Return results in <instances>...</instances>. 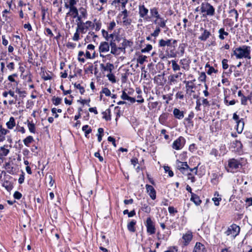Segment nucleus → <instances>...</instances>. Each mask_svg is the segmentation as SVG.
Returning a JSON list of instances; mask_svg holds the SVG:
<instances>
[{"instance_id":"f257e3e1","label":"nucleus","mask_w":252,"mask_h":252,"mask_svg":"<svg viewBox=\"0 0 252 252\" xmlns=\"http://www.w3.org/2000/svg\"><path fill=\"white\" fill-rule=\"evenodd\" d=\"M177 40L174 39L164 40L161 39L159 40V47L164 48L166 46L165 52L169 58H176L177 57L176 52Z\"/></svg>"},{"instance_id":"f03ea898","label":"nucleus","mask_w":252,"mask_h":252,"mask_svg":"<svg viewBox=\"0 0 252 252\" xmlns=\"http://www.w3.org/2000/svg\"><path fill=\"white\" fill-rule=\"evenodd\" d=\"M251 47L247 45H242L233 50V55L237 59L246 58L251 59Z\"/></svg>"},{"instance_id":"7ed1b4c3","label":"nucleus","mask_w":252,"mask_h":252,"mask_svg":"<svg viewBox=\"0 0 252 252\" xmlns=\"http://www.w3.org/2000/svg\"><path fill=\"white\" fill-rule=\"evenodd\" d=\"M200 10L201 12L203 14L204 16L211 17L213 16L215 14V9L214 6L206 1V0L201 2Z\"/></svg>"},{"instance_id":"20e7f679","label":"nucleus","mask_w":252,"mask_h":252,"mask_svg":"<svg viewBox=\"0 0 252 252\" xmlns=\"http://www.w3.org/2000/svg\"><path fill=\"white\" fill-rule=\"evenodd\" d=\"M242 165L240 160L235 158H231L228 160V165L226 167L227 171L231 173H235L238 169L241 168Z\"/></svg>"},{"instance_id":"39448f33","label":"nucleus","mask_w":252,"mask_h":252,"mask_svg":"<svg viewBox=\"0 0 252 252\" xmlns=\"http://www.w3.org/2000/svg\"><path fill=\"white\" fill-rule=\"evenodd\" d=\"M240 231V227L233 223L228 227L227 230L225 232V234L227 236L231 235L232 237L235 238L239 234Z\"/></svg>"},{"instance_id":"423d86ee","label":"nucleus","mask_w":252,"mask_h":252,"mask_svg":"<svg viewBox=\"0 0 252 252\" xmlns=\"http://www.w3.org/2000/svg\"><path fill=\"white\" fill-rule=\"evenodd\" d=\"M145 225L147 228V232L150 235L154 234L156 233V227L154 222L150 217L147 219Z\"/></svg>"},{"instance_id":"0eeeda50","label":"nucleus","mask_w":252,"mask_h":252,"mask_svg":"<svg viewBox=\"0 0 252 252\" xmlns=\"http://www.w3.org/2000/svg\"><path fill=\"white\" fill-rule=\"evenodd\" d=\"M183 83L185 85L186 95L190 96L192 93H195L194 89L196 88L195 85L192 84V82H187V80H184Z\"/></svg>"},{"instance_id":"6e6552de","label":"nucleus","mask_w":252,"mask_h":252,"mask_svg":"<svg viewBox=\"0 0 252 252\" xmlns=\"http://www.w3.org/2000/svg\"><path fill=\"white\" fill-rule=\"evenodd\" d=\"M193 239L192 232L190 230L188 231L183 235L182 237V244L184 246H188Z\"/></svg>"},{"instance_id":"1a4fd4ad","label":"nucleus","mask_w":252,"mask_h":252,"mask_svg":"<svg viewBox=\"0 0 252 252\" xmlns=\"http://www.w3.org/2000/svg\"><path fill=\"white\" fill-rule=\"evenodd\" d=\"M185 143V139L182 136H180L173 142L172 144V148L173 149L177 150H180L184 147Z\"/></svg>"},{"instance_id":"9d476101","label":"nucleus","mask_w":252,"mask_h":252,"mask_svg":"<svg viewBox=\"0 0 252 252\" xmlns=\"http://www.w3.org/2000/svg\"><path fill=\"white\" fill-rule=\"evenodd\" d=\"M139 14L141 18H143L146 20H148L150 17H148V13L149 10L145 7L144 4L139 5Z\"/></svg>"},{"instance_id":"9b49d317","label":"nucleus","mask_w":252,"mask_h":252,"mask_svg":"<svg viewBox=\"0 0 252 252\" xmlns=\"http://www.w3.org/2000/svg\"><path fill=\"white\" fill-rule=\"evenodd\" d=\"M231 145L236 152L240 153L242 151L243 145L241 141L235 140L231 143Z\"/></svg>"},{"instance_id":"f8f14e48","label":"nucleus","mask_w":252,"mask_h":252,"mask_svg":"<svg viewBox=\"0 0 252 252\" xmlns=\"http://www.w3.org/2000/svg\"><path fill=\"white\" fill-rule=\"evenodd\" d=\"M98 49L100 53H104L108 52L110 49L109 42L106 41L101 42L100 43Z\"/></svg>"},{"instance_id":"ddd939ff","label":"nucleus","mask_w":252,"mask_h":252,"mask_svg":"<svg viewBox=\"0 0 252 252\" xmlns=\"http://www.w3.org/2000/svg\"><path fill=\"white\" fill-rule=\"evenodd\" d=\"M146 189L147 193L153 200H155L156 198V191L154 187L150 185H146Z\"/></svg>"},{"instance_id":"4468645a","label":"nucleus","mask_w":252,"mask_h":252,"mask_svg":"<svg viewBox=\"0 0 252 252\" xmlns=\"http://www.w3.org/2000/svg\"><path fill=\"white\" fill-rule=\"evenodd\" d=\"M192 252H207V249L203 244L196 242Z\"/></svg>"},{"instance_id":"2eb2a0df","label":"nucleus","mask_w":252,"mask_h":252,"mask_svg":"<svg viewBox=\"0 0 252 252\" xmlns=\"http://www.w3.org/2000/svg\"><path fill=\"white\" fill-rule=\"evenodd\" d=\"M200 30L202 31L203 32L201 33V35L198 37V39L201 41H205L210 37L211 33L207 30L204 29L202 28H201Z\"/></svg>"},{"instance_id":"dca6fc26","label":"nucleus","mask_w":252,"mask_h":252,"mask_svg":"<svg viewBox=\"0 0 252 252\" xmlns=\"http://www.w3.org/2000/svg\"><path fill=\"white\" fill-rule=\"evenodd\" d=\"M100 68L103 71H107L111 73L113 69L114 68L113 64L107 63L105 65L103 63L100 64Z\"/></svg>"},{"instance_id":"f3484780","label":"nucleus","mask_w":252,"mask_h":252,"mask_svg":"<svg viewBox=\"0 0 252 252\" xmlns=\"http://www.w3.org/2000/svg\"><path fill=\"white\" fill-rule=\"evenodd\" d=\"M178 75L171 74L168 77V84L169 85L172 86L177 84L178 82Z\"/></svg>"},{"instance_id":"a211bd4d","label":"nucleus","mask_w":252,"mask_h":252,"mask_svg":"<svg viewBox=\"0 0 252 252\" xmlns=\"http://www.w3.org/2000/svg\"><path fill=\"white\" fill-rule=\"evenodd\" d=\"M173 114L175 118L181 120L184 117V112L183 111H181L178 108H174L173 111Z\"/></svg>"},{"instance_id":"6ab92c4d","label":"nucleus","mask_w":252,"mask_h":252,"mask_svg":"<svg viewBox=\"0 0 252 252\" xmlns=\"http://www.w3.org/2000/svg\"><path fill=\"white\" fill-rule=\"evenodd\" d=\"M78 15H79V10L75 6L70 7L68 12L66 13V16H71L73 18H75Z\"/></svg>"},{"instance_id":"aec40b11","label":"nucleus","mask_w":252,"mask_h":252,"mask_svg":"<svg viewBox=\"0 0 252 252\" xmlns=\"http://www.w3.org/2000/svg\"><path fill=\"white\" fill-rule=\"evenodd\" d=\"M190 200L197 206L199 205L202 202L199 197L193 192H191Z\"/></svg>"},{"instance_id":"412c9836","label":"nucleus","mask_w":252,"mask_h":252,"mask_svg":"<svg viewBox=\"0 0 252 252\" xmlns=\"http://www.w3.org/2000/svg\"><path fill=\"white\" fill-rule=\"evenodd\" d=\"M186 46V45L185 43H181L179 45L178 50H176L177 57H182L184 55Z\"/></svg>"},{"instance_id":"4be33fe9","label":"nucleus","mask_w":252,"mask_h":252,"mask_svg":"<svg viewBox=\"0 0 252 252\" xmlns=\"http://www.w3.org/2000/svg\"><path fill=\"white\" fill-rule=\"evenodd\" d=\"M136 223V221L134 220H131L127 225L128 230L130 232H135L136 229L135 225Z\"/></svg>"},{"instance_id":"5701e85b","label":"nucleus","mask_w":252,"mask_h":252,"mask_svg":"<svg viewBox=\"0 0 252 252\" xmlns=\"http://www.w3.org/2000/svg\"><path fill=\"white\" fill-rule=\"evenodd\" d=\"M237 123L236 130L239 133H241L244 126V121L243 119H240Z\"/></svg>"},{"instance_id":"b1692460","label":"nucleus","mask_w":252,"mask_h":252,"mask_svg":"<svg viewBox=\"0 0 252 252\" xmlns=\"http://www.w3.org/2000/svg\"><path fill=\"white\" fill-rule=\"evenodd\" d=\"M219 34V37L220 40H224L225 37L227 36L229 34L228 32L225 31L224 28H220L218 31Z\"/></svg>"},{"instance_id":"393cba45","label":"nucleus","mask_w":252,"mask_h":252,"mask_svg":"<svg viewBox=\"0 0 252 252\" xmlns=\"http://www.w3.org/2000/svg\"><path fill=\"white\" fill-rule=\"evenodd\" d=\"M177 168L183 174L187 175V176L191 175V173L189 172H186V170H182L181 168L183 167L182 162L178 159L176 160Z\"/></svg>"},{"instance_id":"a878e982","label":"nucleus","mask_w":252,"mask_h":252,"mask_svg":"<svg viewBox=\"0 0 252 252\" xmlns=\"http://www.w3.org/2000/svg\"><path fill=\"white\" fill-rule=\"evenodd\" d=\"M2 186L8 191H11L13 188L12 184L10 182L7 181V180H5L3 182Z\"/></svg>"},{"instance_id":"bb28decb","label":"nucleus","mask_w":252,"mask_h":252,"mask_svg":"<svg viewBox=\"0 0 252 252\" xmlns=\"http://www.w3.org/2000/svg\"><path fill=\"white\" fill-rule=\"evenodd\" d=\"M5 145L0 147V159H1L3 157L6 156L9 153L8 149L5 148Z\"/></svg>"},{"instance_id":"cd10ccee","label":"nucleus","mask_w":252,"mask_h":252,"mask_svg":"<svg viewBox=\"0 0 252 252\" xmlns=\"http://www.w3.org/2000/svg\"><path fill=\"white\" fill-rule=\"evenodd\" d=\"M6 125L8 129H12L15 126V121L14 117H11Z\"/></svg>"},{"instance_id":"c85d7f7f","label":"nucleus","mask_w":252,"mask_h":252,"mask_svg":"<svg viewBox=\"0 0 252 252\" xmlns=\"http://www.w3.org/2000/svg\"><path fill=\"white\" fill-rule=\"evenodd\" d=\"M77 29L80 31V32L82 33H85L88 30V28L85 24L84 22L82 23L81 25H79L78 27H77Z\"/></svg>"},{"instance_id":"c756f323","label":"nucleus","mask_w":252,"mask_h":252,"mask_svg":"<svg viewBox=\"0 0 252 252\" xmlns=\"http://www.w3.org/2000/svg\"><path fill=\"white\" fill-rule=\"evenodd\" d=\"M79 11L80 14V15H79V16H81L83 19H86L87 18L88 13L86 8L81 7L79 8Z\"/></svg>"},{"instance_id":"7c9ffc66","label":"nucleus","mask_w":252,"mask_h":252,"mask_svg":"<svg viewBox=\"0 0 252 252\" xmlns=\"http://www.w3.org/2000/svg\"><path fill=\"white\" fill-rule=\"evenodd\" d=\"M150 13L152 17H155L157 19L160 18V15L158 14V9L156 7H154L150 9Z\"/></svg>"},{"instance_id":"2f4dec72","label":"nucleus","mask_w":252,"mask_h":252,"mask_svg":"<svg viewBox=\"0 0 252 252\" xmlns=\"http://www.w3.org/2000/svg\"><path fill=\"white\" fill-rule=\"evenodd\" d=\"M111 111L110 109H107L105 111L102 113L103 115V118L106 121H110L111 120L110 115Z\"/></svg>"},{"instance_id":"473e14b6","label":"nucleus","mask_w":252,"mask_h":252,"mask_svg":"<svg viewBox=\"0 0 252 252\" xmlns=\"http://www.w3.org/2000/svg\"><path fill=\"white\" fill-rule=\"evenodd\" d=\"M27 124L29 131L31 133H35V126L34 124L32 122H30L29 120L27 121Z\"/></svg>"},{"instance_id":"72a5a7b5","label":"nucleus","mask_w":252,"mask_h":252,"mask_svg":"<svg viewBox=\"0 0 252 252\" xmlns=\"http://www.w3.org/2000/svg\"><path fill=\"white\" fill-rule=\"evenodd\" d=\"M171 62L172 63V67L173 70L174 72H176V71H179L180 70V69H181L180 66L177 63L176 61L172 60L171 61Z\"/></svg>"},{"instance_id":"f704fd0d","label":"nucleus","mask_w":252,"mask_h":252,"mask_svg":"<svg viewBox=\"0 0 252 252\" xmlns=\"http://www.w3.org/2000/svg\"><path fill=\"white\" fill-rule=\"evenodd\" d=\"M109 241L106 239V236L104 235L101 236V241L99 245L103 246H106L108 245Z\"/></svg>"},{"instance_id":"c9c22d12","label":"nucleus","mask_w":252,"mask_h":252,"mask_svg":"<svg viewBox=\"0 0 252 252\" xmlns=\"http://www.w3.org/2000/svg\"><path fill=\"white\" fill-rule=\"evenodd\" d=\"M33 141V138L32 136H28L23 140L24 144L27 146H29V144Z\"/></svg>"},{"instance_id":"e433bc0d","label":"nucleus","mask_w":252,"mask_h":252,"mask_svg":"<svg viewBox=\"0 0 252 252\" xmlns=\"http://www.w3.org/2000/svg\"><path fill=\"white\" fill-rule=\"evenodd\" d=\"M9 132V130L4 128L0 131V142L3 141L5 139V135Z\"/></svg>"},{"instance_id":"4c0bfd02","label":"nucleus","mask_w":252,"mask_h":252,"mask_svg":"<svg viewBox=\"0 0 252 252\" xmlns=\"http://www.w3.org/2000/svg\"><path fill=\"white\" fill-rule=\"evenodd\" d=\"M228 13L230 14V17H233L234 16L236 21H237L239 14L237 11L235 9H230Z\"/></svg>"},{"instance_id":"58836bf2","label":"nucleus","mask_w":252,"mask_h":252,"mask_svg":"<svg viewBox=\"0 0 252 252\" xmlns=\"http://www.w3.org/2000/svg\"><path fill=\"white\" fill-rule=\"evenodd\" d=\"M82 130L85 132V135L86 137L89 134L92 132V129L88 125H85L82 127Z\"/></svg>"},{"instance_id":"ea45409f","label":"nucleus","mask_w":252,"mask_h":252,"mask_svg":"<svg viewBox=\"0 0 252 252\" xmlns=\"http://www.w3.org/2000/svg\"><path fill=\"white\" fill-rule=\"evenodd\" d=\"M220 175L217 173H214L212 174L211 182L213 184H217L218 183L219 178Z\"/></svg>"},{"instance_id":"a19ab883","label":"nucleus","mask_w":252,"mask_h":252,"mask_svg":"<svg viewBox=\"0 0 252 252\" xmlns=\"http://www.w3.org/2000/svg\"><path fill=\"white\" fill-rule=\"evenodd\" d=\"M74 86L75 88H76L77 89L79 90V92L81 94H83L85 93V89L83 87L81 86L80 84H77L76 83H75L74 84Z\"/></svg>"},{"instance_id":"79ce46f5","label":"nucleus","mask_w":252,"mask_h":252,"mask_svg":"<svg viewBox=\"0 0 252 252\" xmlns=\"http://www.w3.org/2000/svg\"><path fill=\"white\" fill-rule=\"evenodd\" d=\"M158 19L159 20V23H158V25L159 27H161L164 28L166 27V20H164L163 18L160 17Z\"/></svg>"},{"instance_id":"37998d69","label":"nucleus","mask_w":252,"mask_h":252,"mask_svg":"<svg viewBox=\"0 0 252 252\" xmlns=\"http://www.w3.org/2000/svg\"><path fill=\"white\" fill-rule=\"evenodd\" d=\"M62 100L61 98L58 97H55V96H54L52 99L53 104L56 106L59 105L61 103Z\"/></svg>"},{"instance_id":"c03bdc74","label":"nucleus","mask_w":252,"mask_h":252,"mask_svg":"<svg viewBox=\"0 0 252 252\" xmlns=\"http://www.w3.org/2000/svg\"><path fill=\"white\" fill-rule=\"evenodd\" d=\"M108 80L111 82L112 83H115L116 82V80L115 75L111 73H109L108 74L106 75Z\"/></svg>"},{"instance_id":"a18cd8bd","label":"nucleus","mask_w":252,"mask_h":252,"mask_svg":"<svg viewBox=\"0 0 252 252\" xmlns=\"http://www.w3.org/2000/svg\"><path fill=\"white\" fill-rule=\"evenodd\" d=\"M18 74L17 73H14L12 75H9L8 76V80L11 82L16 83V84H18V82L16 81L14 77H17Z\"/></svg>"},{"instance_id":"49530a36","label":"nucleus","mask_w":252,"mask_h":252,"mask_svg":"<svg viewBox=\"0 0 252 252\" xmlns=\"http://www.w3.org/2000/svg\"><path fill=\"white\" fill-rule=\"evenodd\" d=\"M167 117H168V114H167V113H163V114H161L159 118V122L163 124L167 120Z\"/></svg>"},{"instance_id":"de8ad7c7","label":"nucleus","mask_w":252,"mask_h":252,"mask_svg":"<svg viewBox=\"0 0 252 252\" xmlns=\"http://www.w3.org/2000/svg\"><path fill=\"white\" fill-rule=\"evenodd\" d=\"M194 116V113L192 111H191L189 113L188 117L185 118V120L187 121L189 124L191 123V120L193 118Z\"/></svg>"},{"instance_id":"09e8293b","label":"nucleus","mask_w":252,"mask_h":252,"mask_svg":"<svg viewBox=\"0 0 252 252\" xmlns=\"http://www.w3.org/2000/svg\"><path fill=\"white\" fill-rule=\"evenodd\" d=\"M175 97L177 99L183 100L184 98V94L182 91H178L175 94Z\"/></svg>"},{"instance_id":"8fccbe9b","label":"nucleus","mask_w":252,"mask_h":252,"mask_svg":"<svg viewBox=\"0 0 252 252\" xmlns=\"http://www.w3.org/2000/svg\"><path fill=\"white\" fill-rule=\"evenodd\" d=\"M164 169L165 170V172L168 173L169 177H173L174 175L173 172L170 170V167L168 166H164Z\"/></svg>"},{"instance_id":"3c124183","label":"nucleus","mask_w":252,"mask_h":252,"mask_svg":"<svg viewBox=\"0 0 252 252\" xmlns=\"http://www.w3.org/2000/svg\"><path fill=\"white\" fill-rule=\"evenodd\" d=\"M168 210L170 214L172 216H174L175 214L178 212L177 210L173 206H169Z\"/></svg>"},{"instance_id":"603ef678","label":"nucleus","mask_w":252,"mask_h":252,"mask_svg":"<svg viewBox=\"0 0 252 252\" xmlns=\"http://www.w3.org/2000/svg\"><path fill=\"white\" fill-rule=\"evenodd\" d=\"M146 56L141 55L137 59V62L140 64H142L146 61Z\"/></svg>"},{"instance_id":"864d4df0","label":"nucleus","mask_w":252,"mask_h":252,"mask_svg":"<svg viewBox=\"0 0 252 252\" xmlns=\"http://www.w3.org/2000/svg\"><path fill=\"white\" fill-rule=\"evenodd\" d=\"M222 67L224 70H226L228 68L229 65L228 64V60L227 59H224L222 60Z\"/></svg>"},{"instance_id":"5fc2aeb1","label":"nucleus","mask_w":252,"mask_h":252,"mask_svg":"<svg viewBox=\"0 0 252 252\" xmlns=\"http://www.w3.org/2000/svg\"><path fill=\"white\" fill-rule=\"evenodd\" d=\"M79 32H80V31L76 28V32L74 34V35L72 37V39L74 41H78L80 39L79 33Z\"/></svg>"},{"instance_id":"6e6d98bb","label":"nucleus","mask_w":252,"mask_h":252,"mask_svg":"<svg viewBox=\"0 0 252 252\" xmlns=\"http://www.w3.org/2000/svg\"><path fill=\"white\" fill-rule=\"evenodd\" d=\"M100 93L105 94L107 96H110L111 95V92L107 88H103Z\"/></svg>"},{"instance_id":"4d7b16f0","label":"nucleus","mask_w":252,"mask_h":252,"mask_svg":"<svg viewBox=\"0 0 252 252\" xmlns=\"http://www.w3.org/2000/svg\"><path fill=\"white\" fill-rule=\"evenodd\" d=\"M206 78V75L205 73L204 72H202L200 73V74L198 77V80H199V81H201L202 82H205Z\"/></svg>"},{"instance_id":"13d9d810","label":"nucleus","mask_w":252,"mask_h":252,"mask_svg":"<svg viewBox=\"0 0 252 252\" xmlns=\"http://www.w3.org/2000/svg\"><path fill=\"white\" fill-rule=\"evenodd\" d=\"M160 32V28L159 27H157L155 31L152 33H151V35L152 36L157 37L158 35Z\"/></svg>"},{"instance_id":"bf43d9fd","label":"nucleus","mask_w":252,"mask_h":252,"mask_svg":"<svg viewBox=\"0 0 252 252\" xmlns=\"http://www.w3.org/2000/svg\"><path fill=\"white\" fill-rule=\"evenodd\" d=\"M152 49V46L151 44H147L145 48L141 50L142 53L148 52Z\"/></svg>"},{"instance_id":"052dcab7","label":"nucleus","mask_w":252,"mask_h":252,"mask_svg":"<svg viewBox=\"0 0 252 252\" xmlns=\"http://www.w3.org/2000/svg\"><path fill=\"white\" fill-rule=\"evenodd\" d=\"M235 69H236V66L234 65H231L230 66V68H229V69L228 70V71H226V72H223V74L225 73V74H226L227 75H229V74H231V73L233 71L234 72V70Z\"/></svg>"},{"instance_id":"680f3d73","label":"nucleus","mask_w":252,"mask_h":252,"mask_svg":"<svg viewBox=\"0 0 252 252\" xmlns=\"http://www.w3.org/2000/svg\"><path fill=\"white\" fill-rule=\"evenodd\" d=\"M183 167L181 168L182 170H186V172H189V166L188 165L187 162H182Z\"/></svg>"},{"instance_id":"e2e57ef3","label":"nucleus","mask_w":252,"mask_h":252,"mask_svg":"<svg viewBox=\"0 0 252 252\" xmlns=\"http://www.w3.org/2000/svg\"><path fill=\"white\" fill-rule=\"evenodd\" d=\"M6 67L10 71H12L15 69V64L13 62L9 63L7 64Z\"/></svg>"},{"instance_id":"0e129e2a","label":"nucleus","mask_w":252,"mask_h":252,"mask_svg":"<svg viewBox=\"0 0 252 252\" xmlns=\"http://www.w3.org/2000/svg\"><path fill=\"white\" fill-rule=\"evenodd\" d=\"M248 99V97H246L245 95L242 96V97L241 98V102L242 105H247V101Z\"/></svg>"},{"instance_id":"69168bd1","label":"nucleus","mask_w":252,"mask_h":252,"mask_svg":"<svg viewBox=\"0 0 252 252\" xmlns=\"http://www.w3.org/2000/svg\"><path fill=\"white\" fill-rule=\"evenodd\" d=\"M115 26L116 23L114 22V21H113L111 22L109 24V26H108L107 29L109 31H112V30H113Z\"/></svg>"},{"instance_id":"338daca9","label":"nucleus","mask_w":252,"mask_h":252,"mask_svg":"<svg viewBox=\"0 0 252 252\" xmlns=\"http://www.w3.org/2000/svg\"><path fill=\"white\" fill-rule=\"evenodd\" d=\"M132 44V42H131L128 40H127L126 39H125L122 43V45H123V46H124L126 48L127 46H130Z\"/></svg>"},{"instance_id":"774afa93","label":"nucleus","mask_w":252,"mask_h":252,"mask_svg":"<svg viewBox=\"0 0 252 252\" xmlns=\"http://www.w3.org/2000/svg\"><path fill=\"white\" fill-rule=\"evenodd\" d=\"M123 23L125 25L127 26L131 24V20L130 19H128L127 17L125 18V17H123Z\"/></svg>"}]
</instances>
